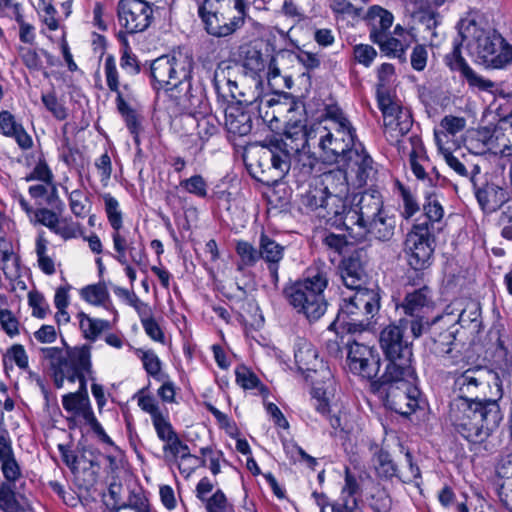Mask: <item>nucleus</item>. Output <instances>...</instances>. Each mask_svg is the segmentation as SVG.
Masks as SVG:
<instances>
[{
    "mask_svg": "<svg viewBox=\"0 0 512 512\" xmlns=\"http://www.w3.org/2000/svg\"><path fill=\"white\" fill-rule=\"evenodd\" d=\"M206 512H229L230 505L225 494L216 490L209 498L203 501Z\"/></svg>",
    "mask_w": 512,
    "mask_h": 512,
    "instance_id": "680f3d73",
    "label": "nucleus"
},
{
    "mask_svg": "<svg viewBox=\"0 0 512 512\" xmlns=\"http://www.w3.org/2000/svg\"><path fill=\"white\" fill-rule=\"evenodd\" d=\"M152 13L148 0H121L118 4L119 22L131 34L147 29Z\"/></svg>",
    "mask_w": 512,
    "mask_h": 512,
    "instance_id": "2eb2a0df",
    "label": "nucleus"
},
{
    "mask_svg": "<svg viewBox=\"0 0 512 512\" xmlns=\"http://www.w3.org/2000/svg\"><path fill=\"white\" fill-rule=\"evenodd\" d=\"M377 101L383 116L386 139L392 144L400 145L401 138L410 131L413 125L410 111L396 103L387 92L378 90Z\"/></svg>",
    "mask_w": 512,
    "mask_h": 512,
    "instance_id": "9b49d317",
    "label": "nucleus"
},
{
    "mask_svg": "<svg viewBox=\"0 0 512 512\" xmlns=\"http://www.w3.org/2000/svg\"><path fill=\"white\" fill-rule=\"evenodd\" d=\"M445 62L452 71L461 73L470 88L481 92H493L496 86L495 83L474 71L462 57L458 46H455L453 51L446 55Z\"/></svg>",
    "mask_w": 512,
    "mask_h": 512,
    "instance_id": "412c9836",
    "label": "nucleus"
},
{
    "mask_svg": "<svg viewBox=\"0 0 512 512\" xmlns=\"http://www.w3.org/2000/svg\"><path fill=\"white\" fill-rule=\"evenodd\" d=\"M396 221L393 215L386 210L364 226H358L357 231L351 234L356 240L369 236L380 242H389L395 234Z\"/></svg>",
    "mask_w": 512,
    "mask_h": 512,
    "instance_id": "5701e85b",
    "label": "nucleus"
},
{
    "mask_svg": "<svg viewBox=\"0 0 512 512\" xmlns=\"http://www.w3.org/2000/svg\"><path fill=\"white\" fill-rule=\"evenodd\" d=\"M103 69L108 89L115 93L116 97H119V95L124 97V92L121 90L120 75L114 55L109 54L105 57Z\"/></svg>",
    "mask_w": 512,
    "mask_h": 512,
    "instance_id": "a19ab883",
    "label": "nucleus"
},
{
    "mask_svg": "<svg viewBox=\"0 0 512 512\" xmlns=\"http://www.w3.org/2000/svg\"><path fill=\"white\" fill-rule=\"evenodd\" d=\"M180 186L197 197L205 198L207 196V183L201 175H193L182 180Z\"/></svg>",
    "mask_w": 512,
    "mask_h": 512,
    "instance_id": "052dcab7",
    "label": "nucleus"
},
{
    "mask_svg": "<svg viewBox=\"0 0 512 512\" xmlns=\"http://www.w3.org/2000/svg\"><path fill=\"white\" fill-rule=\"evenodd\" d=\"M502 420L496 400H483L480 404L462 401L450 402L447 422L453 431L475 446L486 442Z\"/></svg>",
    "mask_w": 512,
    "mask_h": 512,
    "instance_id": "20e7f679",
    "label": "nucleus"
},
{
    "mask_svg": "<svg viewBox=\"0 0 512 512\" xmlns=\"http://www.w3.org/2000/svg\"><path fill=\"white\" fill-rule=\"evenodd\" d=\"M120 67L125 74L130 76L138 75L141 71L140 62L137 56L132 52L127 41H124L121 49Z\"/></svg>",
    "mask_w": 512,
    "mask_h": 512,
    "instance_id": "de8ad7c7",
    "label": "nucleus"
},
{
    "mask_svg": "<svg viewBox=\"0 0 512 512\" xmlns=\"http://www.w3.org/2000/svg\"><path fill=\"white\" fill-rule=\"evenodd\" d=\"M14 484L0 482V509L4 512H22L23 508L16 499Z\"/></svg>",
    "mask_w": 512,
    "mask_h": 512,
    "instance_id": "79ce46f5",
    "label": "nucleus"
},
{
    "mask_svg": "<svg viewBox=\"0 0 512 512\" xmlns=\"http://www.w3.org/2000/svg\"><path fill=\"white\" fill-rule=\"evenodd\" d=\"M348 172L342 169L330 170L323 174L321 187L332 200L333 205H345L344 199L350 191Z\"/></svg>",
    "mask_w": 512,
    "mask_h": 512,
    "instance_id": "a878e982",
    "label": "nucleus"
},
{
    "mask_svg": "<svg viewBox=\"0 0 512 512\" xmlns=\"http://www.w3.org/2000/svg\"><path fill=\"white\" fill-rule=\"evenodd\" d=\"M236 253L239 257L237 268L239 271L247 267H253L260 260L259 248L257 249L248 241L238 240L235 247Z\"/></svg>",
    "mask_w": 512,
    "mask_h": 512,
    "instance_id": "4c0bfd02",
    "label": "nucleus"
},
{
    "mask_svg": "<svg viewBox=\"0 0 512 512\" xmlns=\"http://www.w3.org/2000/svg\"><path fill=\"white\" fill-rule=\"evenodd\" d=\"M137 355L142 360L144 369L152 376H156L161 370V362L158 356L151 350H137Z\"/></svg>",
    "mask_w": 512,
    "mask_h": 512,
    "instance_id": "0e129e2a",
    "label": "nucleus"
},
{
    "mask_svg": "<svg viewBox=\"0 0 512 512\" xmlns=\"http://www.w3.org/2000/svg\"><path fill=\"white\" fill-rule=\"evenodd\" d=\"M285 247L277 243L274 239L261 233L259 238V255L260 259L264 260L267 264L271 280L274 286H277L279 281V263L284 257Z\"/></svg>",
    "mask_w": 512,
    "mask_h": 512,
    "instance_id": "c756f323",
    "label": "nucleus"
},
{
    "mask_svg": "<svg viewBox=\"0 0 512 512\" xmlns=\"http://www.w3.org/2000/svg\"><path fill=\"white\" fill-rule=\"evenodd\" d=\"M101 197L104 202L108 222L112 229L123 228V215L118 200L110 193H104Z\"/></svg>",
    "mask_w": 512,
    "mask_h": 512,
    "instance_id": "37998d69",
    "label": "nucleus"
},
{
    "mask_svg": "<svg viewBox=\"0 0 512 512\" xmlns=\"http://www.w3.org/2000/svg\"><path fill=\"white\" fill-rule=\"evenodd\" d=\"M377 44L381 51L388 56H393L397 58H404L406 46L398 39L392 37L389 34L384 35L380 42H374Z\"/></svg>",
    "mask_w": 512,
    "mask_h": 512,
    "instance_id": "3c124183",
    "label": "nucleus"
},
{
    "mask_svg": "<svg viewBox=\"0 0 512 512\" xmlns=\"http://www.w3.org/2000/svg\"><path fill=\"white\" fill-rule=\"evenodd\" d=\"M379 343L387 359L412 360V342L398 323L388 325L381 331Z\"/></svg>",
    "mask_w": 512,
    "mask_h": 512,
    "instance_id": "dca6fc26",
    "label": "nucleus"
},
{
    "mask_svg": "<svg viewBox=\"0 0 512 512\" xmlns=\"http://www.w3.org/2000/svg\"><path fill=\"white\" fill-rule=\"evenodd\" d=\"M385 372L379 378V385L382 390L390 386L402 387V382L416 383L417 377L411 366V361L389 360Z\"/></svg>",
    "mask_w": 512,
    "mask_h": 512,
    "instance_id": "cd10ccee",
    "label": "nucleus"
},
{
    "mask_svg": "<svg viewBox=\"0 0 512 512\" xmlns=\"http://www.w3.org/2000/svg\"><path fill=\"white\" fill-rule=\"evenodd\" d=\"M432 303L431 289L428 286H423L407 293L401 303V308L406 316H423L424 309L429 308Z\"/></svg>",
    "mask_w": 512,
    "mask_h": 512,
    "instance_id": "2f4dec72",
    "label": "nucleus"
},
{
    "mask_svg": "<svg viewBox=\"0 0 512 512\" xmlns=\"http://www.w3.org/2000/svg\"><path fill=\"white\" fill-rule=\"evenodd\" d=\"M495 378L496 375L484 367L465 370L454 379L451 402L480 404L483 400H490L487 397V391L490 388L491 379Z\"/></svg>",
    "mask_w": 512,
    "mask_h": 512,
    "instance_id": "9d476101",
    "label": "nucleus"
},
{
    "mask_svg": "<svg viewBox=\"0 0 512 512\" xmlns=\"http://www.w3.org/2000/svg\"><path fill=\"white\" fill-rule=\"evenodd\" d=\"M245 0H204L198 8L205 30L214 37H227L240 29L247 15Z\"/></svg>",
    "mask_w": 512,
    "mask_h": 512,
    "instance_id": "6e6552de",
    "label": "nucleus"
},
{
    "mask_svg": "<svg viewBox=\"0 0 512 512\" xmlns=\"http://www.w3.org/2000/svg\"><path fill=\"white\" fill-rule=\"evenodd\" d=\"M77 317L80 329L88 340L95 341L102 332L110 329V323L107 320L91 318L83 312H80Z\"/></svg>",
    "mask_w": 512,
    "mask_h": 512,
    "instance_id": "e433bc0d",
    "label": "nucleus"
},
{
    "mask_svg": "<svg viewBox=\"0 0 512 512\" xmlns=\"http://www.w3.org/2000/svg\"><path fill=\"white\" fill-rule=\"evenodd\" d=\"M42 103L45 108L52 113L57 120H65L68 116L67 109L64 104L58 100L55 93L42 94Z\"/></svg>",
    "mask_w": 512,
    "mask_h": 512,
    "instance_id": "bf43d9fd",
    "label": "nucleus"
},
{
    "mask_svg": "<svg viewBox=\"0 0 512 512\" xmlns=\"http://www.w3.org/2000/svg\"><path fill=\"white\" fill-rule=\"evenodd\" d=\"M193 67V57L186 52L173 51L158 57L151 63L153 88L169 92L178 105L192 111L200 102L191 83Z\"/></svg>",
    "mask_w": 512,
    "mask_h": 512,
    "instance_id": "f03ea898",
    "label": "nucleus"
},
{
    "mask_svg": "<svg viewBox=\"0 0 512 512\" xmlns=\"http://www.w3.org/2000/svg\"><path fill=\"white\" fill-rule=\"evenodd\" d=\"M323 122L311 126L307 133H311V139L318 138L319 148L327 161L340 162L360 143L356 130L338 106L326 108Z\"/></svg>",
    "mask_w": 512,
    "mask_h": 512,
    "instance_id": "39448f33",
    "label": "nucleus"
},
{
    "mask_svg": "<svg viewBox=\"0 0 512 512\" xmlns=\"http://www.w3.org/2000/svg\"><path fill=\"white\" fill-rule=\"evenodd\" d=\"M398 324L402 327L404 332L407 329L410 330L412 339L419 338L429 326V322L424 319V316L402 318L398 321Z\"/></svg>",
    "mask_w": 512,
    "mask_h": 512,
    "instance_id": "13d9d810",
    "label": "nucleus"
},
{
    "mask_svg": "<svg viewBox=\"0 0 512 512\" xmlns=\"http://www.w3.org/2000/svg\"><path fill=\"white\" fill-rule=\"evenodd\" d=\"M347 362L352 373L365 379L374 378L380 368V360L374 350L356 341L348 345Z\"/></svg>",
    "mask_w": 512,
    "mask_h": 512,
    "instance_id": "f3484780",
    "label": "nucleus"
},
{
    "mask_svg": "<svg viewBox=\"0 0 512 512\" xmlns=\"http://www.w3.org/2000/svg\"><path fill=\"white\" fill-rule=\"evenodd\" d=\"M20 58L24 65L31 71H40L43 68V63L39 53L31 48L22 47L19 51Z\"/></svg>",
    "mask_w": 512,
    "mask_h": 512,
    "instance_id": "774afa93",
    "label": "nucleus"
},
{
    "mask_svg": "<svg viewBox=\"0 0 512 512\" xmlns=\"http://www.w3.org/2000/svg\"><path fill=\"white\" fill-rule=\"evenodd\" d=\"M153 427L156 431L157 437L163 442H167L172 438L176 437L178 434L174 430L172 424L170 423L168 416L164 413L154 417L152 420Z\"/></svg>",
    "mask_w": 512,
    "mask_h": 512,
    "instance_id": "6e6d98bb",
    "label": "nucleus"
},
{
    "mask_svg": "<svg viewBox=\"0 0 512 512\" xmlns=\"http://www.w3.org/2000/svg\"><path fill=\"white\" fill-rule=\"evenodd\" d=\"M394 17L388 10L374 5L368 9L367 21L369 23V37L372 42H380L384 35L389 34Z\"/></svg>",
    "mask_w": 512,
    "mask_h": 512,
    "instance_id": "7c9ffc66",
    "label": "nucleus"
},
{
    "mask_svg": "<svg viewBox=\"0 0 512 512\" xmlns=\"http://www.w3.org/2000/svg\"><path fill=\"white\" fill-rule=\"evenodd\" d=\"M411 16L415 23L422 24L428 31H432L438 24V14L430 5L421 9H411Z\"/></svg>",
    "mask_w": 512,
    "mask_h": 512,
    "instance_id": "864d4df0",
    "label": "nucleus"
},
{
    "mask_svg": "<svg viewBox=\"0 0 512 512\" xmlns=\"http://www.w3.org/2000/svg\"><path fill=\"white\" fill-rule=\"evenodd\" d=\"M409 141L412 145V150L409 152V161L414 175L420 180H426L427 174L425 168L419 161V153L422 152V145L417 137H410Z\"/></svg>",
    "mask_w": 512,
    "mask_h": 512,
    "instance_id": "603ef678",
    "label": "nucleus"
},
{
    "mask_svg": "<svg viewBox=\"0 0 512 512\" xmlns=\"http://www.w3.org/2000/svg\"><path fill=\"white\" fill-rule=\"evenodd\" d=\"M379 308L378 294L370 289H360L353 296L343 299L337 317L329 325V329L336 333L339 330H346L348 333L364 331Z\"/></svg>",
    "mask_w": 512,
    "mask_h": 512,
    "instance_id": "1a4fd4ad",
    "label": "nucleus"
},
{
    "mask_svg": "<svg viewBox=\"0 0 512 512\" xmlns=\"http://www.w3.org/2000/svg\"><path fill=\"white\" fill-rule=\"evenodd\" d=\"M67 358L69 367H72L74 370L91 377L92 364L89 347L83 346L81 348L75 349L69 355H67Z\"/></svg>",
    "mask_w": 512,
    "mask_h": 512,
    "instance_id": "ea45409f",
    "label": "nucleus"
},
{
    "mask_svg": "<svg viewBox=\"0 0 512 512\" xmlns=\"http://www.w3.org/2000/svg\"><path fill=\"white\" fill-rule=\"evenodd\" d=\"M116 105L119 113L124 118L126 125L132 134H137L140 123L135 110L124 100L123 96L116 97Z\"/></svg>",
    "mask_w": 512,
    "mask_h": 512,
    "instance_id": "8fccbe9b",
    "label": "nucleus"
},
{
    "mask_svg": "<svg viewBox=\"0 0 512 512\" xmlns=\"http://www.w3.org/2000/svg\"><path fill=\"white\" fill-rule=\"evenodd\" d=\"M1 472L5 478V482L16 483L20 479L22 473L15 455L0 458Z\"/></svg>",
    "mask_w": 512,
    "mask_h": 512,
    "instance_id": "4d7b16f0",
    "label": "nucleus"
},
{
    "mask_svg": "<svg viewBox=\"0 0 512 512\" xmlns=\"http://www.w3.org/2000/svg\"><path fill=\"white\" fill-rule=\"evenodd\" d=\"M341 278L347 288L358 291L363 289L366 274L358 260L349 259L342 270Z\"/></svg>",
    "mask_w": 512,
    "mask_h": 512,
    "instance_id": "c9c22d12",
    "label": "nucleus"
},
{
    "mask_svg": "<svg viewBox=\"0 0 512 512\" xmlns=\"http://www.w3.org/2000/svg\"><path fill=\"white\" fill-rule=\"evenodd\" d=\"M311 133L301 122L288 123L284 134L280 138H273L263 146L259 159L262 169L258 180L264 183H276L282 179L291 168L294 158V170H298L303 178L309 176L317 164V158L308 149Z\"/></svg>",
    "mask_w": 512,
    "mask_h": 512,
    "instance_id": "f257e3e1",
    "label": "nucleus"
},
{
    "mask_svg": "<svg viewBox=\"0 0 512 512\" xmlns=\"http://www.w3.org/2000/svg\"><path fill=\"white\" fill-rule=\"evenodd\" d=\"M236 382L244 389H253L260 383L258 377L246 366H238L235 370Z\"/></svg>",
    "mask_w": 512,
    "mask_h": 512,
    "instance_id": "338daca9",
    "label": "nucleus"
},
{
    "mask_svg": "<svg viewBox=\"0 0 512 512\" xmlns=\"http://www.w3.org/2000/svg\"><path fill=\"white\" fill-rule=\"evenodd\" d=\"M111 236L114 250L117 253L116 259L121 264H127V250L131 241H129L126 233L122 231V228L113 229Z\"/></svg>",
    "mask_w": 512,
    "mask_h": 512,
    "instance_id": "5fc2aeb1",
    "label": "nucleus"
},
{
    "mask_svg": "<svg viewBox=\"0 0 512 512\" xmlns=\"http://www.w3.org/2000/svg\"><path fill=\"white\" fill-rule=\"evenodd\" d=\"M301 205L307 210H323L325 213H319V216L331 220V216L340 217L341 208L344 205H333L332 200L320 186L311 187L301 196Z\"/></svg>",
    "mask_w": 512,
    "mask_h": 512,
    "instance_id": "bb28decb",
    "label": "nucleus"
},
{
    "mask_svg": "<svg viewBox=\"0 0 512 512\" xmlns=\"http://www.w3.org/2000/svg\"><path fill=\"white\" fill-rule=\"evenodd\" d=\"M80 295L85 301L95 306H104L109 308L111 305L107 287L102 283L88 285L82 288Z\"/></svg>",
    "mask_w": 512,
    "mask_h": 512,
    "instance_id": "58836bf2",
    "label": "nucleus"
},
{
    "mask_svg": "<svg viewBox=\"0 0 512 512\" xmlns=\"http://www.w3.org/2000/svg\"><path fill=\"white\" fill-rule=\"evenodd\" d=\"M243 69L245 71V75H249L254 81L255 88L257 90L262 88L263 82L260 74L264 72L265 62L260 51L254 48H249L245 52Z\"/></svg>",
    "mask_w": 512,
    "mask_h": 512,
    "instance_id": "f704fd0d",
    "label": "nucleus"
},
{
    "mask_svg": "<svg viewBox=\"0 0 512 512\" xmlns=\"http://www.w3.org/2000/svg\"><path fill=\"white\" fill-rule=\"evenodd\" d=\"M41 357L49 362L51 369L59 370L68 363L67 353L59 347L40 348Z\"/></svg>",
    "mask_w": 512,
    "mask_h": 512,
    "instance_id": "09e8293b",
    "label": "nucleus"
},
{
    "mask_svg": "<svg viewBox=\"0 0 512 512\" xmlns=\"http://www.w3.org/2000/svg\"><path fill=\"white\" fill-rule=\"evenodd\" d=\"M218 132L217 119L213 116H202L197 120V133L201 140L206 141Z\"/></svg>",
    "mask_w": 512,
    "mask_h": 512,
    "instance_id": "e2e57ef3",
    "label": "nucleus"
},
{
    "mask_svg": "<svg viewBox=\"0 0 512 512\" xmlns=\"http://www.w3.org/2000/svg\"><path fill=\"white\" fill-rule=\"evenodd\" d=\"M53 232L64 240L74 239L84 235L82 225L79 222L73 221L71 217L59 219Z\"/></svg>",
    "mask_w": 512,
    "mask_h": 512,
    "instance_id": "a18cd8bd",
    "label": "nucleus"
},
{
    "mask_svg": "<svg viewBox=\"0 0 512 512\" xmlns=\"http://www.w3.org/2000/svg\"><path fill=\"white\" fill-rule=\"evenodd\" d=\"M471 182L477 201L483 209H494L504 201V191L498 185L486 182L478 186L474 175L471 177Z\"/></svg>",
    "mask_w": 512,
    "mask_h": 512,
    "instance_id": "473e14b6",
    "label": "nucleus"
},
{
    "mask_svg": "<svg viewBox=\"0 0 512 512\" xmlns=\"http://www.w3.org/2000/svg\"><path fill=\"white\" fill-rule=\"evenodd\" d=\"M432 235L427 222L414 225L404 242L408 264L414 270H424L431 265L433 254Z\"/></svg>",
    "mask_w": 512,
    "mask_h": 512,
    "instance_id": "4468645a",
    "label": "nucleus"
},
{
    "mask_svg": "<svg viewBox=\"0 0 512 512\" xmlns=\"http://www.w3.org/2000/svg\"><path fill=\"white\" fill-rule=\"evenodd\" d=\"M438 321L444 322V325H459L469 335L475 336L483 327L481 305L473 299L455 300L438 316Z\"/></svg>",
    "mask_w": 512,
    "mask_h": 512,
    "instance_id": "f8f14e48",
    "label": "nucleus"
},
{
    "mask_svg": "<svg viewBox=\"0 0 512 512\" xmlns=\"http://www.w3.org/2000/svg\"><path fill=\"white\" fill-rule=\"evenodd\" d=\"M502 420L496 400H483L480 404L462 401L450 402L447 422L453 431L475 446L486 442Z\"/></svg>",
    "mask_w": 512,
    "mask_h": 512,
    "instance_id": "7ed1b4c3",
    "label": "nucleus"
},
{
    "mask_svg": "<svg viewBox=\"0 0 512 512\" xmlns=\"http://www.w3.org/2000/svg\"><path fill=\"white\" fill-rule=\"evenodd\" d=\"M346 163L347 172L353 176L351 184L355 187H362L371 180L375 174L374 161L366 152L362 143L352 147L349 154L342 160Z\"/></svg>",
    "mask_w": 512,
    "mask_h": 512,
    "instance_id": "a211bd4d",
    "label": "nucleus"
},
{
    "mask_svg": "<svg viewBox=\"0 0 512 512\" xmlns=\"http://www.w3.org/2000/svg\"><path fill=\"white\" fill-rule=\"evenodd\" d=\"M225 126L230 133L247 135L252 129L251 117L238 107H228L225 111Z\"/></svg>",
    "mask_w": 512,
    "mask_h": 512,
    "instance_id": "72a5a7b5",
    "label": "nucleus"
},
{
    "mask_svg": "<svg viewBox=\"0 0 512 512\" xmlns=\"http://www.w3.org/2000/svg\"><path fill=\"white\" fill-rule=\"evenodd\" d=\"M386 405L404 416H408L415 412L419 406L420 391L416 383L402 382V387L395 385L385 388Z\"/></svg>",
    "mask_w": 512,
    "mask_h": 512,
    "instance_id": "6ab92c4d",
    "label": "nucleus"
},
{
    "mask_svg": "<svg viewBox=\"0 0 512 512\" xmlns=\"http://www.w3.org/2000/svg\"><path fill=\"white\" fill-rule=\"evenodd\" d=\"M328 284L327 273L322 267H311L305 279L296 282L287 291L289 303L310 321L324 315L327 303L323 292Z\"/></svg>",
    "mask_w": 512,
    "mask_h": 512,
    "instance_id": "0eeeda50",
    "label": "nucleus"
},
{
    "mask_svg": "<svg viewBox=\"0 0 512 512\" xmlns=\"http://www.w3.org/2000/svg\"><path fill=\"white\" fill-rule=\"evenodd\" d=\"M294 357L299 370L302 372H320L322 378L331 380L329 368L319 359L316 348L307 340L300 339L297 342Z\"/></svg>",
    "mask_w": 512,
    "mask_h": 512,
    "instance_id": "b1692460",
    "label": "nucleus"
},
{
    "mask_svg": "<svg viewBox=\"0 0 512 512\" xmlns=\"http://www.w3.org/2000/svg\"><path fill=\"white\" fill-rule=\"evenodd\" d=\"M163 457L167 463L177 464L180 472L186 477L194 471V466L183 467L187 461H200V458L192 455L187 444L183 443L177 435L163 445Z\"/></svg>",
    "mask_w": 512,
    "mask_h": 512,
    "instance_id": "c85d7f7f",
    "label": "nucleus"
},
{
    "mask_svg": "<svg viewBox=\"0 0 512 512\" xmlns=\"http://www.w3.org/2000/svg\"><path fill=\"white\" fill-rule=\"evenodd\" d=\"M458 328L454 325H444V322L438 321V316L431 323L432 352L442 358L455 359L454 354L455 338Z\"/></svg>",
    "mask_w": 512,
    "mask_h": 512,
    "instance_id": "4be33fe9",
    "label": "nucleus"
},
{
    "mask_svg": "<svg viewBox=\"0 0 512 512\" xmlns=\"http://www.w3.org/2000/svg\"><path fill=\"white\" fill-rule=\"evenodd\" d=\"M424 212L426 217L432 221H440L444 215V210L440 204L436 194H428L426 197V203L424 204Z\"/></svg>",
    "mask_w": 512,
    "mask_h": 512,
    "instance_id": "69168bd1",
    "label": "nucleus"
},
{
    "mask_svg": "<svg viewBox=\"0 0 512 512\" xmlns=\"http://www.w3.org/2000/svg\"><path fill=\"white\" fill-rule=\"evenodd\" d=\"M385 211L381 194L377 191H365L354 207L341 208L339 220L351 235L357 231L358 226H364Z\"/></svg>",
    "mask_w": 512,
    "mask_h": 512,
    "instance_id": "ddd939ff",
    "label": "nucleus"
},
{
    "mask_svg": "<svg viewBox=\"0 0 512 512\" xmlns=\"http://www.w3.org/2000/svg\"><path fill=\"white\" fill-rule=\"evenodd\" d=\"M65 192L68 194L71 212L78 218H84L90 208L88 195L80 189H75L68 193L67 188H65Z\"/></svg>",
    "mask_w": 512,
    "mask_h": 512,
    "instance_id": "c03bdc74",
    "label": "nucleus"
},
{
    "mask_svg": "<svg viewBox=\"0 0 512 512\" xmlns=\"http://www.w3.org/2000/svg\"><path fill=\"white\" fill-rule=\"evenodd\" d=\"M374 466L378 476L389 479L398 476L397 467L388 452L380 450L374 456Z\"/></svg>",
    "mask_w": 512,
    "mask_h": 512,
    "instance_id": "49530a36",
    "label": "nucleus"
},
{
    "mask_svg": "<svg viewBox=\"0 0 512 512\" xmlns=\"http://www.w3.org/2000/svg\"><path fill=\"white\" fill-rule=\"evenodd\" d=\"M62 405L66 412L72 414V417L68 418L70 427L75 425L76 416H82L85 421H88L94 412L87 392V381H82L76 392L65 394L62 397Z\"/></svg>",
    "mask_w": 512,
    "mask_h": 512,
    "instance_id": "393cba45",
    "label": "nucleus"
},
{
    "mask_svg": "<svg viewBox=\"0 0 512 512\" xmlns=\"http://www.w3.org/2000/svg\"><path fill=\"white\" fill-rule=\"evenodd\" d=\"M249 103H258L259 117L270 127H273L274 123L280 122L287 114L293 112L296 107L293 101L288 99L281 101L278 95L261 96L260 92H257V96Z\"/></svg>",
    "mask_w": 512,
    "mask_h": 512,
    "instance_id": "aec40b11",
    "label": "nucleus"
},
{
    "mask_svg": "<svg viewBox=\"0 0 512 512\" xmlns=\"http://www.w3.org/2000/svg\"><path fill=\"white\" fill-rule=\"evenodd\" d=\"M462 41L476 62L487 70H505L512 65V44L496 30H486L474 21L462 25Z\"/></svg>",
    "mask_w": 512,
    "mask_h": 512,
    "instance_id": "423d86ee",
    "label": "nucleus"
}]
</instances>
